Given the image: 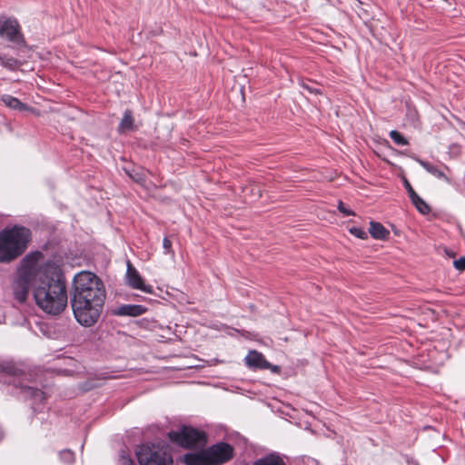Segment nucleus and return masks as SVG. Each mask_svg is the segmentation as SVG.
<instances>
[{
	"label": "nucleus",
	"instance_id": "obj_1",
	"mask_svg": "<svg viewBox=\"0 0 465 465\" xmlns=\"http://www.w3.org/2000/svg\"><path fill=\"white\" fill-rule=\"evenodd\" d=\"M30 289L36 305L50 315L60 314L67 305V292L60 267L40 252L25 255L13 283L15 299L24 302Z\"/></svg>",
	"mask_w": 465,
	"mask_h": 465
},
{
	"label": "nucleus",
	"instance_id": "obj_2",
	"mask_svg": "<svg viewBox=\"0 0 465 465\" xmlns=\"http://www.w3.org/2000/svg\"><path fill=\"white\" fill-rule=\"evenodd\" d=\"M105 289L94 273L83 271L74 278L71 304L75 320L84 327L94 325L105 301Z\"/></svg>",
	"mask_w": 465,
	"mask_h": 465
},
{
	"label": "nucleus",
	"instance_id": "obj_3",
	"mask_svg": "<svg viewBox=\"0 0 465 465\" xmlns=\"http://www.w3.org/2000/svg\"><path fill=\"white\" fill-rule=\"evenodd\" d=\"M30 232L25 227L15 226L0 232V262L15 259L26 248Z\"/></svg>",
	"mask_w": 465,
	"mask_h": 465
},
{
	"label": "nucleus",
	"instance_id": "obj_4",
	"mask_svg": "<svg viewBox=\"0 0 465 465\" xmlns=\"http://www.w3.org/2000/svg\"><path fill=\"white\" fill-rule=\"evenodd\" d=\"M233 456V448L229 443L218 442L207 449L187 453L183 461L187 465H222Z\"/></svg>",
	"mask_w": 465,
	"mask_h": 465
},
{
	"label": "nucleus",
	"instance_id": "obj_5",
	"mask_svg": "<svg viewBox=\"0 0 465 465\" xmlns=\"http://www.w3.org/2000/svg\"><path fill=\"white\" fill-rule=\"evenodd\" d=\"M136 456L141 465H170L173 463L168 448L163 444H143L137 449Z\"/></svg>",
	"mask_w": 465,
	"mask_h": 465
},
{
	"label": "nucleus",
	"instance_id": "obj_6",
	"mask_svg": "<svg viewBox=\"0 0 465 465\" xmlns=\"http://www.w3.org/2000/svg\"><path fill=\"white\" fill-rule=\"evenodd\" d=\"M169 439L185 449L202 448L207 442L206 433L191 426H183L178 430L170 431Z\"/></svg>",
	"mask_w": 465,
	"mask_h": 465
},
{
	"label": "nucleus",
	"instance_id": "obj_7",
	"mask_svg": "<svg viewBox=\"0 0 465 465\" xmlns=\"http://www.w3.org/2000/svg\"><path fill=\"white\" fill-rule=\"evenodd\" d=\"M126 274L125 280L129 287L134 290L142 291L145 293H153V287L146 284L140 275L139 272L133 266L130 261H127L126 264Z\"/></svg>",
	"mask_w": 465,
	"mask_h": 465
},
{
	"label": "nucleus",
	"instance_id": "obj_8",
	"mask_svg": "<svg viewBox=\"0 0 465 465\" xmlns=\"http://www.w3.org/2000/svg\"><path fill=\"white\" fill-rule=\"evenodd\" d=\"M0 36L7 41L19 44L22 41V36L18 22L15 19L8 18L1 23Z\"/></svg>",
	"mask_w": 465,
	"mask_h": 465
},
{
	"label": "nucleus",
	"instance_id": "obj_9",
	"mask_svg": "<svg viewBox=\"0 0 465 465\" xmlns=\"http://www.w3.org/2000/svg\"><path fill=\"white\" fill-rule=\"evenodd\" d=\"M245 363L248 367L253 369L267 370L271 368L270 362H268L264 356L256 351H250L245 357Z\"/></svg>",
	"mask_w": 465,
	"mask_h": 465
},
{
	"label": "nucleus",
	"instance_id": "obj_10",
	"mask_svg": "<svg viewBox=\"0 0 465 465\" xmlns=\"http://www.w3.org/2000/svg\"><path fill=\"white\" fill-rule=\"evenodd\" d=\"M417 162L431 175L435 176L438 179H442L448 183H450V178L445 174L444 171L440 166L420 159H417Z\"/></svg>",
	"mask_w": 465,
	"mask_h": 465
},
{
	"label": "nucleus",
	"instance_id": "obj_11",
	"mask_svg": "<svg viewBox=\"0 0 465 465\" xmlns=\"http://www.w3.org/2000/svg\"><path fill=\"white\" fill-rule=\"evenodd\" d=\"M146 312V308L143 305L126 304L120 306L117 311V315L123 316H139Z\"/></svg>",
	"mask_w": 465,
	"mask_h": 465
},
{
	"label": "nucleus",
	"instance_id": "obj_12",
	"mask_svg": "<svg viewBox=\"0 0 465 465\" xmlns=\"http://www.w3.org/2000/svg\"><path fill=\"white\" fill-rule=\"evenodd\" d=\"M252 465H285V462L279 453L271 452L256 460Z\"/></svg>",
	"mask_w": 465,
	"mask_h": 465
},
{
	"label": "nucleus",
	"instance_id": "obj_13",
	"mask_svg": "<svg viewBox=\"0 0 465 465\" xmlns=\"http://www.w3.org/2000/svg\"><path fill=\"white\" fill-rule=\"evenodd\" d=\"M369 232L376 240H385L390 234V232L378 222L370 223Z\"/></svg>",
	"mask_w": 465,
	"mask_h": 465
},
{
	"label": "nucleus",
	"instance_id": "obj_14",
	"mask_svg": "<svg viewBox=\"0 0 465 465\" xmlns=\"http://www.w3.org/2000/svg\"><path fill=\"white\" fill-rule=\"evenodd\" d=\"M22 392L30 399L33 400L34 404L41 403L45 400V394L42 391L31 387V386H22Z\"/></svg>",
	"mask_w": 465,
	"mask_h": 465
},
{
	"label": "nucleus",
	"instance_id": "obj_15",
	"mask_svg": "<svg viewBox=\"0 0 465 465\" xmlns=\"http://www.w3.org/2000/svg\"><path fill=\"white\" fill-rule=\"evenodd\" d=\"M2 102L9 108L24 111L27 109V106L20 102L16 97H14L10 94H4L1 97Z\"/></svg>",
	"mask_w": 465,
	"mask_h": 465
},
{
	"label": "nucleus",
	"instance_id": "obj_16",
	"mask_svg": "<svg viewBox=\"0 0 465 465\" xmlns=\"http://www.w3.org/2000/svg\"><path fill=\"white\" fill-rule=\"evenodd\" d=\"M134 129V118L132 115V112L130 110H126L124 113V116L119 124L118 131L120 133H124L126 131H131Z\"/></svg>",
	"mask_w": 465,
	"mask_h": 465
},
{
	"label": "nucleus",
	"instance_id": "obj_17",
	"mask_svg": "<svg viewBox=\"0 0 465 465\" xmlns=\"http://www.w3.org/2000/svg\"><path fill=\"white\" fill-rule=\"evenodd\" d=\"M412 194L411 201L416 209L422 214L429 213L430 211L429 205L416 193H412Z\"/></svg>",
	"mask_w": 465,
	"mask_h": 465
},
{
	"label": "nucleus",
	"instance_id": "obj_18",
	"mask_svg": "<svg viewBox=\"0 0 465 465\" xmlns=\"http://www.w3.org/2000/svg\"><path fill=\"white\" fill-rule=\"evenodd\" d=\"M0 64L8 68V69H15L19 63L18 61L14 58V57H11V56H7V55H5V54H0Z\"/></svg>",
	"mask_w": 465,
	"mask_h": 465
},
{
	"label": "nucleus",
	"instance_id": "obj_19",
	"mask_svg": "<svg viewBox=\"0 0 465 465\" xmlns=\"http://www.w3.org/2000/svg\"><path fill=\"white\" fill-rule=\"evenodd\" d=\"M390 137L398 145L408 144L407 139L403 135H401L398 131H395V130L391 131Z\"/></svg>",
	"mask_w": 465,
	"mask_h": 465
},
{
	"label": "nucleus",
	"instance_id": "obj_20",
	"mask_svg": "<svg viewBox=\"0 0 465 465\" xmlns=\"http://www.w3.org/2000/svg\"><path fill=\"white\" fill-rule=\"evenodd\" d=\"M59 456L61 460L66 464H71L74 461V453L70 450H62Z\"/></svg>",
	"mask_w": 465,
	"mask_h": 465
},
{
	"label": "nucleus",
	"instance_id": "obj_21",
	"mask_svg": "<svg viewBox=\"0 0 465 465\" xmlns=\"http://www.w3.org/2000/svg\"><path fill=\"white\" fill-rule=\"evenodd\" d=\"M349 232L359 239H366L368 236L367 232L360 227H351Z\"/></svg>",
	"mask_w": 465,
	"mask_h": 465
},
{
	"label": "nucleus",
	"instance_id": "obj_22",
	"mask_svg": "<svg viewBox=\"0 0 465 465\" xmlns=\"http://www.w3.org/2000/svg\"><path fill=\"white\" fill-rule=\"evenodd\" d=\"M163 248L164 250V254H169L172 257L174 256V252L172 249V242L168 237H164L163 240Z\"/></svg>",
	"mask_w": 465,
	"mask_h": 465
},
{
	"label": "nucleus",
	"instance_id": "obj_23",
	"mask_svg": "<svg viewBox=\"0 0 465 465\" xmlns=\"http://www.w3.org/2000/svg\"><path fill=\"white\" fill-rule=\"evenodd\" d=\"M120 462L122 465H133V460L125 450H122L120 453Z\"/></svg>",
	"mask_w": 465,
	"mask_h": 465
},
{
	"label": "nucleus",
	"instance_id": "obj_24",
	"mask_svg": "<svg viewBox=\"0 0 465 465\" xmlns=\"http://www.w3.org/2000/svg\"><path fill=\"white\" fill-rule=\"evenodd\" d=\"M453 266L458 271H465V256L453 262Z\"/></svg>",
	"mask_w": 465,
	"mask_h": 465
},
{
	"label": "nucleus",
	"instance_id": "obj_25",
	"mask_svg": "<svg viewBox=\"0 0 465 465\" xmlns=\"http://www.w3.org/2000/svg\"><path fill=\"white\" fill-rule=\"evenodd\" d=\"M338 209L344 215H353L354 214V213L351 210L345 207V205L343 204L342 202H339Z\"/></svg>",
	"mask_w": 465,
	"mask_h": 465
},
{
	"label": "nucleus",
	"instance_id": "obj_26",
	"mask_svg": "<svg viewBox=\"0 0 465 465\" xmlns=\"http://www.w3.org/2000/svg\"><path fill=\"white\" fill-rule=\"evenodd\" d=\"M301 85H302V87L303 89L308 90V92H310L312 94H318L319 93L318 89L312 87L310 84H306L304 82H302Z\"/></svg>",
	"mask_w": 465,
	"mask_h": 465
},
{
	"label": "nucleus",
	"instance_id": "obj_27",
	"mask_svg": "<svg viewBox=\"0 0 465 465\" xmlns=\"http://www.w3.org/2000/svg\"><path fill=\"white\" fill-rule=\"evenodd\" d=\"M404 185L408 192L409 197L411 198V196H413L412 193H416V192L413 190L411 183L407 180L404 181Z\"/></svg>",
	"mask_w": 465,
	"mask_h": 465
},
{
	"label": "nucleus",
	"instance_id": "obj_28",
	"mask_svg": "<svg viewBox=\"0 0 465 465\" xmlns=\"http://www.w3.org/2000/svg\"><path fill=\"white\" fill-rule=\"evenodd\" d=\"M273 372H277L279 371V367L274 365V366H272L271 365V368H270Z\"/></svg>",
	"mask_w": 465,
	"mask_h": 465
},
{
	"label": "nucleus",
	"instance_id": "obj_29",
	"mask_svg": "<svg viewBox=\"0 0 465 465\" xmlns=\"http://www.w3.org/2000/svg\"><path fill=\"white\" fill-rule=\"evenodd\" d=\"M446 252H447V254H448L449 256H454V253H453V252H447V251H446Z\"/></svg>",
	"mask_w": 465,
	"mask_h": 465
}]
</instances>
